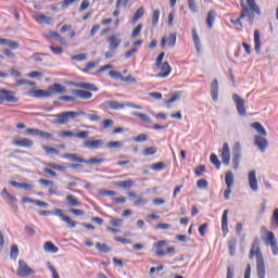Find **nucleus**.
<instances>
[{"label": "nucleus", "instance_id": "nucleus-1", "mask_svg": "<svg viewBox=\"0 0 278 278\" xmlns=\"http://www.w3.org/2000/svg\"><path fill=\"white\" fill-rule=\"evenodd\" d=\"M52 118V124L53 125H66L71 119L77 118L79 116H86L88 121H91V123H99L101 121V116L97 114H87L84 111H67V112H62L55 115H49Z\"/></svg>", "mask_w": 278, "mask_h": 278}, {"label": "nucleus", "instance_id": "nucleus-2", "mask_svg": "<svg viewBox=\"0 0 278 278\" xmlns=\"http://www.w3.org/2000/svg\"><path fill=\"white\" fill-rule=\"evenodd\" d=\"M256 256V274L258 278H266V264L264 263V255L260 249V241L257 239L252 243L249 258L253 260Z\"/></svg>", "mask_w": 278, "mask_h": 278}, {"label": "nucleus", "instance_id": "nucleus-3", "mask_svg": "<svg viewBox=\"0 0 278 278\" xmlns=\"http://www.w3.org/2000/svg\"><path fill=\"white\" fill-rule=\"evenodd\" d=\"M240 5V18H248L250 25H253V23L255 22V9H252L251 7L247 5L243 0H241Z\"/></svg>", "mask_w": 278, "mask_h": 278}, {"label": "nucleus", "instance_id": "nucleus-4", "mask_svg": "<svg viewBox=\"0 0 278 278\" xmlns=\"http://www.w3.org/2000/svg\"><path fill=\"white\" fill-rule=\"evenodd\" d=\"M240 160H242V146L236 142L232 147V168L238 170L240 168Z\"/></svg>", "mask_w": 278, "mask_h": 278}, {"label": "nucleus", "instance_id": "nucleus-5", "mask_svg": "<svg viewBox=\"0 0 278 278\" xmlns=\"http://www.w3.org/2000/svg\"><path fill=\"white\" fill-rule=\"evenodd\" d=\"M7 101V103H18V98H16L14 91L8 89H0V104Z\"/></svg>", "mask_w": 278, "mask_h": 278}, {"label": "nucleus", "instance_id": "nucleus-6", "mask_svg": "<svg viewBox=\"0 0 278 278\" xmlns=\"http://www.w3.org/2000/svg\"><path fill=\"white\" fill-rule=\"evenodd\" d=\"M61 138H79L80 140H86L88 136H90V131L88 130H83L79 132H73L70 130H63L59 134Z\"/></svg>", "mask_w": 278, "mask_h": 278}, {"label": "nucleus", "instance_id": "nucleus-7", "mask_svg": "<svg viewBox=\"0 0 278 278\" xmlns=\"http://www.w3.org/2000/svg\"><path fill=\"white\" fill-rule=\"evenodd\" d=\"M36 271L27 265V263L23 260L18 261V267H17V275L18 277H30V275H34Z\"/></svg>", "mask_w": 278, "mask_h": 278}, {"label": "nucleus", "instance_id": "nucleus-8", "mask_svg": "<svg viewBox=\"0 0 278 278\" xmlns=\"http://www.w3.org/2000/svg\"><path fill=\"white\" fill-rule=\"evenodd\" d=\"M266 247H271L273 255H278V243L274 232H267L264 238Z\"/></svg>", "mask_w": 278, "mask_h": 278}, {"label": "nucleus", "instance_id": "nucleus-9", "mask_svg": "<svg viewBox=\"0 0 278 278\" xmlns=\"http://www.w3.org/2000/svg\"><path fill=\"white\" fill-rule=\"evenodd\" d=\"M2 198L7 201V203L10 205L12 212H14V214H16L18 212V206L16 205V198L13 197L12 194H10V192H8V189H3L1 192Z\"/></svg>", "mask_w": 278, "mask_h": 278}, {"label": "nucleus", "instance_id": "nucleus-10", "mask_svg": "<svg viewBox=\"0 0 278 278\" xmlns=\"http://www.w3.org/2000/svg\"><path fill=\"white\" fill-rule=\"evenodd\" d=\"M232 101L236 104L239 115L247 116V108H244V100L240 96H238V93H233Z\"/></svg>", "mask_w": 278, "mask_h": 278}, {"label": "nucleus", "instance_id": "nucleus-11", "mask_svg": "<svg viewBox=\"0 0 278 278\" xmlns=\"http://www.w3.org/2000/svg\"><path fill=\"white\" fill-rule=\"evenodd\" d=\"M156 68H159V71H162L161 73L155 75V77H157L159 79H166V77H168V75H170L173 71L168 62H164L161 63V65H156Z\"/></svg>", "mask_w": 278, "mask_h": 278}, {"label": "nucleus", "instance_id": "nucleus-12", "mask_svg": "<svg viewBox=\"0 0 278 278\" xmlns=\"http://www.w3.org/2000/svg\"><path fill=\"white\" fill-rule=\"evenodd\" d=\"M220 157L225 166H229V164H231V150L229 149V143L225 142L223 144Z\"/></svg>", "mask_w": 278, "mask_h": 278}, {"label": "nucleus", "instance_id": "nucleus-13", "mask_svg": "<svg viewBox=\"0 0 278 278\" xmlns=\"http://www.w3.org/2000/svg\"><path fill=\"white\" fill-rule=\"evenodd\" d=\"M248 184L252 192H257L258 185H257V172L255 169L249 172L248 174Z\"/></svg>", "mask_w": 278, "mask_h": 278}, {"label": "nucleus", "instance_id": "nucleus-14", "mask_svg": "<svg viewBox=\"0 0 278 278\" xmlns=\"http://www.w3.org/2000/svg\"><path fill=\"white\" fill-rule=\"evenodd\" d=\"M254 144L257 147L261 153H266V149H268V139L262 136H256L254 138Z\"/></svg>", "mask_w": 278, "mask_h": 278}, {"label": "nucleus", "instance_id": "nucleus-15", "mask_svg": "<svg viewBox=\"0 0 278 278\" xmlns=\"http://www.w3.org/2000/svg\"><path fill=\"white\" fill-rule=\"evenodd\" d=\"M105 142L103 141V139H97V140H85L83 143V147L85 149H92V150H97V149H101V147H103Z\"/></svg>", "mask_w": 278, "mask_h": 278}, {"label": "nucleus", "instance_id": "nucleus-16", "mask_svg": "<svg viewBox=\"0 0 278 278\" xmlns=\"http://www.w3.org/2000/svg\"><path fill=\"white\" fill-rule=\"evenodd\" d=\"M166 42L167 46L173 49V47H175V45H177V34L172 33L168 38L163 37L161 40V47H166Z\"/></svg>", "mask_w": 278, "mask_h": 278}, {"label": "nucleus", "instance_id": "nucleus-17", "mask_svg": "<svg viewBox=\"0 0 278 278\" xmlns=\"http://www.w3.org/2000/svg\"><path fill=\"white\" fill-rule=\"evenodd\" d=\"M229 210H225L222 215V231L224 233V238L229 233Z\"/></svg>", "mask_w": 278, "mask_h": 278}, {"label": "nucleus", "instance_id": "nucleus-18", "mask_svg": "<svg viewBox=\"0 0 278 278\" xmlns=\"http://www.w3.org/2000/svg\"><path fill=\"white\" fill-rule=\"evenodd\" d=\"M108 42L110 51H115V49L121 47V42H123V40L118 38V35H113L108 39Z\"/></svg>", "mask_w": 278, "mask_h": 278}, {"label": "nucleus", "instance_id": "nucleus-19", "mask_svg": "<svg viewBox=\"0 0 278 278\" xmlns=\"http://www.w3.org/2000/svg\"><path fill=\"white\" fill-rule=\"evenodd\" d=\"M50 88V94L53 97V94H64L66 93V88L60 84H53Z\"/></svg>", "mask_w": 278, "mask_h": 278}, {"label": "nucleus", "instance_id": "nucleus-20", "mask_svg": "<svg viewBox=\"0 0 278 278\" xmlns=\"http://www.w3.org/2000/svg\"><path fill=\"white\" fill-rule=\"evenodd\" d=\"M211 97L215 103L218 101V79H214L211 84Z\"/></svg>", "mask_w": 278, "mask_h": 278}, {"label": "nucleus", "instance_id": "nucleus-21", "mask_svg": "<svg viewBox=\"0 0 278 278\" xmlns=\"http://www.w3.org/2000/svg\"><path fill=\"white\" fill-rule=\"evenodd\" d=\"M13 144H15V147H25L26 149H29L34 147V141L31 139L24 138L13 141Z\"/></svg>", "mask_w": 278, "mask_h": 278}, {"label": "nucleus", "instance_id": "nucleus-22", "mask_svg": "<svg viewBox=\"0 0 278 278\" xmlns=\"http://www.w3.org/2000/svg\"><path fill=\"white\" fill-rule=\"evenodd\" d=\"M35 21L37 23H43L45 25H52L53 24V18H51L50 16H47L45 14H41V13H39L35 16Z\"/></svg>", "mask_w": 278, "mask_h": 278}, {"label": "nucleus", "instance_id": "nucleus-23", "mask_svg": "<svg viewBox=\"0 0 278 278\" xmlns=\"http://www.w3.org/2000/svg\"><path fill=\"white\" fill-rule=\"evenodd\" d=\"M73 94L78 97V99H84V100L92 99V92L86 91V90L77 89L73 91Z\"/></svg>", "mask_w": 278, "mask_h": 278}, {"label": "nucleus", "instance_id": "nucleus-24", "mask_svg": "<svg viewBox=\"0 0 278 278\" xmlns=\"http://www.w3.org/2000/svg\"><path fill=\"white\" fill-rule=\"evenodd\" d=\"M77 88H81L83 90H90L91 92H99V88L94 86V84L90 83H78Z\"/></svg>", "mask_w": 278, "mask_h": 278}, {"label": "nucleus", "instance_id": "nucleus-25", "mask_svg": "<svg viewBox=\"0 0 278 278\" xmlns=\"http://www.w3.org/2000/svg\"><path fill=\"white\" fill-rule=\"evenodd\" d=\"M216 11L214 10H210L207 13V17H206V25L208 27V29H212V27H214V21H216Z\"/></svg>", "mask_w": 278, "mask_h": 278}, {"label": "nucleus", "instance_id": "nucleus-26", "mask_svg": "<svg viewBox=\"0 0 278 278\" xmlns=\"http://www.w3.org/2000/svg\"><path fill=\"white\" fill-rule=\"evenodd\" d=\"M251 127L255 129L257 134H260V136H263L264 138L268 136V132H266V129L264 128V126H262L260 122L251 124Z\"/></svg>", "mask_w": 278, "mask_h": 278}, {"label": "nucleus", "instance_id": "nucleus-27", "mask_svg": "<svg viewBox=\"0 0 278 278\" xmlns=\"http://www.w3.org/2000/svg\"><path fill=\"white\" fill-rule=\"evenodd\" d=\"M254 49L256 53H260L262 51V40L260 37V30L254 31Z\"/></svg>", "mask_w": 278, "mask_h": 278}, {"label": "nucleus", "instance_id": "nucleus-28", "mask_svg": "<svg viewBox=\"0 0 278 278\" xmlns=\"http://www.w3.org/2000/svg\"><path fill=\"white\" fill-rule=\"evenodd\" d=\"M43 251H46V253H58V251H60V249L58 247H55V244H53V242L47 241L43 244Z\"/></svg>", "mask_w": 278, "mask_h": 278}, {"label": "nucleus", "instance_id": "nucleus-29", "mask_svg": "<svg viewBox=\"0 0 278 278\" xmlns=\"http://www.w3.org/2000/svg\"><path fill=\"white\" fill-rule=\"evenodd\" d=\"M65 160H71V162H78V164H84L86 159L79 157L77 154L66 153L63 155Z\"/></svg>", "mask_w": 278, "mask_h": 278}, {"label": "nucleus", "instance_id": "nucleus-30", "mask_svg": "<svg viewBox=\"0 0 278 278\" xmlns=\"http://www.w3.org/2000/svg\"><path fill=\"white\" fill-rule=\"evenodd\" d=\"M106 108H110V110H123L126 108V104L119 103L118 101H108Z\"/></svg>", "mask_w": 278, "mask_h": 278}, {"label": "nucleus", "instance_id": "nucleus-31", "mask_svg": "<svg viewBox=\"0 0 278 278\" xmlns=\"http://www.w3.org/2000/svg\"><path fill=\"white\" fill-rule=\"evenodd\" d=\"M35 97L37 98H43V99H49V97L51 96V89L50 87L48 88V90H42V89H38L35 91Z\"/></svg>", "mask_w": 278, "mask_h": 278}, {"label": "nucleus", "instance_id": "nucleus-32", "mask_svg": "<svg viewBox=\"0 0 278 278\" xmlns=\"http://www.w3.org/2000/svg\"><path fill=\"white\" fill-rule=\"evenodd\" d=\"M66 202L72 207H77V206L81 205V202L79 200H77V198H75V195H73V194H68L66 197Z\"/></svg>", "mask_w": 278, "mask_h": 278}, {"label": "nucleus", "instance_id": "nucleus-33", "mask_svg": "<svg viewBox=\"0 0 278 278\" xmlns=\"http://www.w3.org/2000/svg\"><path fill=\"white\" fill-rule=\"evenodd\" d=\"M10 185L13 186V188H21L22 190H31L34 188V186L29 184L16 182L14 180L10 181Z\"/></svg>", "mask_w": 278, "mask_h": 278}, {"label": "nucleus", "instance_id": "nucleus-34", "mask_svg": "<svg viewBox=\"0 0 278 278\" xmlns=\"http://www.w3.org/2000/svg\"><path fill=\"white\" fill-rule=\"evenodd\" d=\"M237 244H238V240H236V238H232L228 241V249H229V254L231 255V257H233L236 255Z\"/></svg>", "mask_w": 278, "mask_h": 278}, {"label": "nucleus", "instance_id": "nucleus-35", "mask_svg": "<svg viewBox=\"0 0 278 278\" xmlns=\"http://www.w3.org/2000/svg\"><path fill=\"white\" fill-rule=\"evenodd\" d=\"M131 116H137V118H140L143 123H153V121H151V117L140 112L135 111L131 113Z\"/></svg>", "mask_w": 278, "mask_h": 278}, {"label": "nucleus", "instance_id": "nucleus-36", "mask_svg": "<svg viewBox=\"0 0 278 278\" xmlns=\"http://www.w3.org/2000/svg\"><path fill=\"white\" fill-rule=\"evenodd\" d=\"M142 16H144V8L141 7L135 12L132 16V23H138Z\"/></svg>", "mask_w": 278, "mask_h": 278}, {"label": "nucleus", "instance_id": "nucleus-37", "mask_svg": "<svg viewBox=\"0 0 278 278\" xmlns=\"http://www.w3.org/2000/svg\"><path fill=\"white\" fill-rule=\"evenodd\" d=\"M193 42L195 46L197 51H200L201 49V39H199V35L197 34V29L191 30Z\"/></svg>", "mask_w": 278, "mask_h": 278}, {"label": "nucleus", "instance_id": "nucleus-38", "mask_svg": "<svg viewBox=\"0 0 278 278\" xmlns=\"http://www.w3.org/2000/svg\"><path fill=\"white\" fill-rule=\"evenodd\" d=\"M96 249H98L100 253H110V251H112V249L108 247V244L101 242L96 243Z\"/></svg>", "mask_w": 278, "mask_h": 278}, {"label": "nucleus", "instance_id": "nucleus-39", "mask_svg": "<svg viewBox=\"0 0 278 278\" xmlns=\"http://www.w3.org/2000/svg\"><path fill=\"white\" fill-rule=\"evenodd\" d=\"M227 188H231L233 186V173L228 170L225 177Z\"/></svg>", "mask_w": 278, "mask_h": 278}, {"label": "nucleus", "instance_id": "nucleus-40", "mask_svg": "<svg viewBox=\"0 0 278 278\" xmlns=\"http://www.w3.org/2000/svg\"><path fill=\"white\" fill-rule=\"evenodd\" d=\"M247 3L249 8L255 11V14H257L258 16L262 14V11L260 10L257 3H255V0H247Z\"/></svg>", "mask_w": 278, "mask_h": 278}, {"label": "nucleus", "instance_id": "nucleus-41", "mask_svg": "<svg viewBox=\"0 0 278 278\" xmlns=\"http://www.w3.org/2000/svg\"><path fill=\"white\" fill-rule=\"evenodd\" d=\"M157 23H160V9H155L152 13L153 27H157Z\"/></svg>", "mask_w": 278, "mask_h": 278}, {"label": "nucleus", "instance_id": "nucleus-42", "mask_svg": "<svg viewBox=\"0 0 278 278\" xmlns=\"http://www.w3.org/2000/svg\"><path fill=\"white\" fill-rule=\"evenodd\" d=\"M116 186L118 188L127 189V188H131V186H134V181L132 180H123V181H118L116 184Z\"/></svg>", "mask_w": 278, "mask_h": 278}, {"label": "nucleus", "instance_id": "nucleus-43", "mask_svg": "<svg viewBox=\"0 0 278 278\" xmlns=\"http://www.w3.org/2000/svg\"><path fill=\"white\" fill-rule=\"evenodd\" d=\"M63 220L66 223L68 229H75V227H77V222L72 220L68 216L63 217Z\"/></svg>", "mask_w": 278, "mask_h": 278}, {"label": "nucleus", "instance_id": "nucleus-44", "mask_svg": "<svg viewBox=\"0 0 278 278\" xmlns=\"http://www.w3.org/2000/svg\"><path fill=\"white\" fill-rule=\"evenodd\" d=\"M157 153V148L156 147H150L143 150V155L144 157H149V155H155Z\"/></svg>", "mask_w": 278, "mask_h": 278}, {"label": "nucleus", "instance_id": "nucleus-45", "mask_svg": "<svg viewBox=\"0 0 278 278\" xmlns=\"http://www.w3.org/2000/svg\"><path fill=\"white\" fill-rule=\"evenodd\" d=\"M7 47H9V49L16 50V49H21V43H18V41L8 39Z\"/></svg>", "mask_w": 278, "mask_h": 278}, {"label": "nucleus", "instance_id": "nucleus-46", "mask_svg": "<svg viewBox=\"0 0 278 278\" xmlns=\"http://www.w3.org/2000/svg\"><path fill=\"white\" fill-rule=\"evenodd\" d=\"M211 163L215 165L217 170L220 168V160H218V156L216 154H211L210 156Z\"/></svg>", "mask_w": 278, "mask_h": 278}, {"label": "nucleus", "instance_id": "nucleus-47", "mask_svg": "<svg viewBox=\"0 0 278 278\" xmlns=\"http://www.w3.org/2000/svg\"><path fill=\"white\" fill-rule=\"evenodd\" d=\"M96 66H99V61L89 62L83 70V73H88V71H92Z\"/></svg>", "mask_w": 278, "mask_h": 278}, {"label": "nucleus", "instance_id": "nucleus-48", "mask_svg": "<svg viewBox=\"0 0 278 278\" xmlns=\"http://www.w3.org/2000/svg\"><path fill=\"white\" fill-rule=\"evenodd\" d=\"M271 226L278 229V208L274 210V213L271 216Z\"/></svg>", "mask_w": 278, "mask_h": 278}, {"label": "nucleus", "instance_id": "nucleus-49", "mask_svg": "<svg viewBox=\"0 0 278 278\" xmlns=\"http://www.w3.org/2000/svg\"><path fill=\"white\" fill-rule=\"evenodd\" d=\"M110 225H112V227H123V219L111 217Z\"/></svg>", "mask_w": 278, "mask_h": 278}, {"label": "nucleus", "instance_id": "nucleus-50", "mask_svg": "<svg viewBox=\"0 0 278 278\" xmlns=\"http://www.w3.org/2000/svg\"><path fill=\"white\" fill-rule=\"evenodd\" d=\"M147 140H149V136L147 134H139L134 138L135 142H147Z\"/></svg>", "mask_w": 278, "mask_h": 278}, {"label": "nucleus", "instance_id": "nucleus-51", "mask_svg": "<svg viewBox=\"0 0 278 278\" xmlns=\"http://www.w3.org/2000/svg\"><path fill=\"white\" fill-rule=\"evenodd\" d=\"M47 268H49V270L52 273V278H60V275L58 274V269H55V267H53L51 262L47 263Z\"/></svg>", "mask_w": 278, "mask_h": 278}, {"label": "nucleus", "instance_id": "nucleus-52", "mask_svg": "<svg viewBox=\"0 0 278 278\" xmlns=\"http://www.w3.org/2000/svg\"><path fill=\"white\" fill-rule=\"evenodd\" d=\"M105 162L104 159H91V160H86L84 161V164H90V165H94V164H101Z\"/></svg>", "mask_w": 278, "mask_h": 278}, {"label": "nucleus", "instance_id": "nucleus-53", "mask_svg": "<svg viewBox=\"0 0 278 278\" xmlns=\"http://www.w3.org/2000/svg\"><path fill=\"white\" fill-rule=\"evenodd\" d=\"M24 231L25 233H27V236H30V238H34V236H36V229L34 228V226H25Z\"/></svg>", "mask_w": 278, "mask_h": 278}, {"label": "nucleus", "instance_id": "nucleus-54", "mask_svg": "<svg viewBox=\"0 0 278 278\" xmlns=\"http://www.w3.org/2000/svg\"><path fill=\"white\" fill-rule=\"evenodd\" d=\"M42 149L48 153V155L54 154L58 155L59 151L55 148H51L49 146H42Z\"/></svg>", "mask_w": 278, "mask_h": 278}, {"label": "nucleus", "instance_id": "nucleus-55", "mask_svg": "<svg viewBox=\"0 0 278 278\" xmlns=\"http://www.w3.org/2000/svg\"><path fill=\"white\" fill-rule=\"evenodd\" d=\"M106 147L109 149H121V147H123V142L121 141H110Z\"/></svg>", "mask_w": 278, "mask_h": 278}, {"label": "nucleus", "instance_id": "nucleus-56", "mask_svg": "<svg viewBox=\"0 0 278 278\" xmlns=\"http://www.w3.org/2000/svg\"><path fill=\"white\" fill-rule=\"evenodd\" d=\"M109 76L112 77V79H121L123 81V74L116 71H110Z\"/></svg>", "mask_w": 278, "mask_h": 278}, {"label": "nucleus", "instance_id": "nucleus-57", "mask_svg": "<svg viewBox=\"0 0 278 278\" xmlns=\"http://www.w3.org/2000/svg\"><path fill=\"white\" fill-rule=\"evenodd\" d=\"M150 168H151V170H156V172L164 170V163H162V162L154 163L151 165Z\"/></svg>", "mask_w": 278, "mask_h": 278}, {"label": "nucleus", "instance_id": "nucleus-58", "mask_svg": "<svg viewBox=\"0 0 278 278\" xmlns=\"http://www.w3.org/2000/svg\"><path fill=\"white\" fill-rule=\"evenodd\" d=\"M10 255L13 260L18 257V245H12Z\"/></svg>", "mask_w": 278, "mask_h": 278}, {"label": "nucleus", "instance_id": "nucleus-59", "mask_svg": "<svg viewBox=\"0 0 278 278\" xmlns=\"http://www.w3.org/2000/svg\"><path fill=\"white\" fill-rule=\"evenodd\" d=\"M140 31H142V24H138V26L132 30L131 38H138V36H140Z\"/></svg>", "mask_w": 278, "mask_h": 278}, {"label": "nucleus", "instance_id": "nucleus-60", "mask_svg": "<svg viewBox=\"0 0 278 278\" xmlns=\"http://www.w3.org/2000/svg\"><path fill=\"white\" fill-rule=\"evenodd\" d=\"M188 5L190 12H192L193 14L198 12L197 2H194V0H188Z\"/></svg>", "mask_w": 278, "mask_h": 278}, {"label": "nucleus", "instance_id": "nucleus-61", "mask_svg": "<svg viewBox=\"0 0 278 278\" xmlns=\"http://www.w3.org/2000/svg\"><path fill=\"white\" fill-rule=\"evenodd\" d=\"M99 194H101V197H116V191L100 190Z\"/></svg>", "mask_w": 278, "mask_h": 278}, {"label": "nucleus", "instance_id": "nucleus-62", "mask_svg": "<svg viewBox=\"0 0 278 278\" xmlns=\"http://www.w3.org/2000/svg\"><path fill=\"white\" fill-rule=\"evenodd\" d=\"M39 136L45 138V140H53V135L43 130H39Z\"/></svg>", "mask_w": 278, "mask_h": 278}, {"label": "nucleus", "instance_id": "nucleus-63", "mask_svg": "<svg viewBox=\"0 0 278 278\" xmlns=\"http://www.w3.org/2000/svg\"><path fill=\"white\" fill-rule=\"evenodd\" d=\"M203 173H205V165H200L194 170L197 177H202Z\"/></svg>", "mask_w": 278, "mask_h": 278}, {"label": "nucleus", "instance_id": "nucleus-64", "mask_svg": "<svg viewBox=\"0 0 278 278\" xmlns=\"http://www.w3.org/2000/svg\"><path fill=\"white\" fill-rule=\"evenodd\" d=\"M197 186L198 188L203 189V188H207V186H210V182H207V180L205 179H200L198 180Z\"/></svg>", "mask_w": 278, "mask_h": 278}]
</instances>
